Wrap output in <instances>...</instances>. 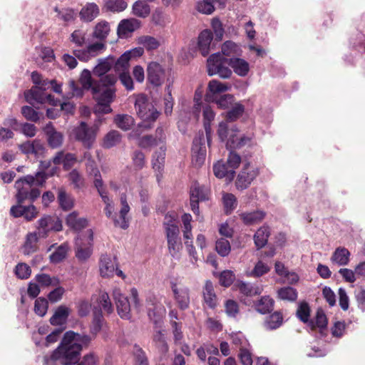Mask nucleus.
<instances>
[{
	"label": "nucleus",
	"mask_w": 365,
	"mask_h": 365,
	"mask_svg": "<svg viewBox=\"0 0 365 365\" xmlns=\"http://www.w3.org/2000/svg\"><path fill=\"white\" fill-rule=\"evenodd\" d=\"M117 82L114 75H106L98 82H93L90 71L84 69L80 76V83L83 89L91 90L94 99L97 102L96 113H109L112 111L110 104L115 96L113 88Z\"/></svg>",
	"instance_id": "obj_1"
},
{
	"label": "nucleus",
	"mask_w": 365,
	"mask_h": 365,
	"mask_svg": "<svg viewBox=\"0 0 365 365\" xmlns=\"http://www.w3.org/2000/svg\"><path fill=\"white\" fill-rule=\"evenodd\" d=\"M88 155H90L88 153H85V158H87ZM86 171L88 174L93 178L94 186L106 205L104 209L106 215L113 220L115 226L124 230L127 229L128 227V218L127 217V215L130 211V207L127 202L125 195H121L120 196L121 208L119 215L113 214L114 204L108 196L100 171L96 167L94 160L91 159V156L88 157V160L86 163Z\"/></svg>",
	"instance_id": "obj_2"
},
{
	"label": "nucleus",
	"mask_w": 365,
	"mask_h": 365,
	"mask_svg": "<svg viewBox=\"0 0 365 365\" xmlns=\"http://www.w3.org/2000/svg\"><path fill=\"white\" fill-rule=\"evenodd\" d=\"M91 340L88 335L66 331L60 345L52 354L51 359L59 360L63 365L76 364L82 349L87 347Z\"/></svg>",
	"instance_id": "obj_3"
},
{
	"label": "nucleus",
	"mask_w": 365,
	"mask_h": 365,
	"mask_svg": "<svg viewBox=\"0 0 365 365\" xmlns=\"http://www.w3.org/2000/svg\"><path fill=\"white\" fill-rule=\"evenodd\" d=\"M48 176L43 171L37 172L35 175H28L16 181L17 190L16 198L18 203H23L26 200L34 202L41 194L40 190L34 186L42 185Z\"/></svg>",
	"instance_id": "obj_4"
},
{
	"label": "nucleus",
	"mask_w": 365,
	"mask_h": 365,
	"mask_svg": "<svg viewBox=\"0 0 365 365\" xmlns=\"http://www.w3.org/2000/svg\"><path fill=\"white\" fill-rule=\"evenodd\" d=\"M217 135L222 142L226 141V146L230 149H242L255 145L253 133L239 134L236 125L229 126L227 122L222 121L218 125Z\"/></svg>",
	"instance_id": "obj_5"
},
{
	"label": "nucleus",
	"mask_w": 365,
	"mask_h": 365,
	"mask_svg": "<svg viewBox=\"0 0 365 365\" xmlns=\"http://www.w3.org/2000/svg\"><path fill=\"white\" fill-rule=\"evenodd\" d=\"M164 228L169 253L173 258L179 259L182 245L181 239L179 237L180 231L178 223L171 215H165Z\"/></svg>",
	"instance_id": "obj_6"
},
{
	"label": "nucleus",
	"mask_w": 365,
	"mask_h": 365,
	"mask_svg": "<svg viewBox=\"0 0 365 365\" xmlns=\"http://www.w3.org/2000/svg\"><path fill=\"white\" fill-rule=\"evenodd\" d=\"M135 108L138 115L143 120L145 128H150V124L159 117L160 113L143 94L136 97Z\"/></svg>",
	"instance_id": "obj_7"
},
{
	"label": "nucleus",
	"mask_w": 365,
	"mask_h": 365,
	"mask_svg": "<svg viewBox=\"0 0 365 365\" xmlns=\"http://www.w3.org/2000/svg\"><path fill=\"white\" fill-rule=\"evenodd\" d=\"M229 60L222 56L220 53L211 55L207 61L209 76L218 75L222 78H228L232 75V71L226 66Z\"/></svg>",
	"instance_id": "obj_8"
},
{
	"label": "nucleus",
	"mask_w": 365,
	"mask_h": 365,
	"mask_svg": "<svg viewBox=\"0 0 365 365\" xmlns=\"http://www.w3.org/2000/svg\"><path fill=\"white\" fill-rule=\"evenodd\" d=\"M93 232L88 230L85 235H78L76 239V256L79 260H86L92 254Z\"/></svg>",
	"instance_id": "obj_9"
},
{
	"label": "nucleus",
	"mask_w": 365,
	"mask_h": 365,
	"mask_svg": "<svg viewBox=\"0 0 365 365\" xmlns=\"http://www.w3.org/2000/svg\"><path fill=\"white\" fill-rule=\"evenodd\" d=\"M259 174V170L257 166L250 163H245L237 177L236 188L240 190L247 189Z\"/></svg>",
	"instance_id": "obj_10"
},
{
	"label": "nucleus",
	"mask_w": 365,
	"mask_h": 365,
	"mask_svg": "<svg viewBox=\"0 0 365 365\" xmlns=\"http://www.w3.org/2000/svg\"><path fill=\"white\" fill-rule=\"evenodd\" d=\"M62 227L61 220L58 217L46 215L38 220L37 232L40 237L46 238L50 231H60Z\"/></svg>",
	"instance_id": "obj_11"
},
{
	"label": "nucleus",
	"mask_w": 365,
	"mask_h": 365,
	"mask_svg": "<svg viewBox=\"0 0 365 365\" xmlns=\"http://www.w3.org/2000/svg\"><path fill=\"white\" fill-rule=\"evenodd\" d=\"M46 89L41 86H34L25 93V98L30 104L46 103L56 106L57 102L51 95H47L44 92Z\"/></svg>",
	"instance_id": "obj_12"
},
{
	"label": "nucleus",
	"mask_w": 365,
	"mask_h": 365,
	"mask_svg": "<svg viewBox=\"0 0 365 365\" xmlns=\"http://www.w3.org/2000/svg\"><path fill=\"white\" fill-rule=\"evenodd\" d=\"M166 136L162 127L157 128L155 135H145L139 139L138 145L143 148H150L159 146L158 150L161 148H166L165 145Z\"/></svg>",
	"instance_id": "obj_13"
},
{
	"label": "nucleus",
	"mask_w": 365,
	"mask_h": 365,
	"mask_svg": "<svg viewBox=\"0 0 365 365\" xmlns=\"http://www.w3.org/2000/svg\"><path fill=\"white\" fill-rule=\"evenodd\" d=\"M96 133L97 129L96 128L88 127L84 122H81L74 130L76 138L82 142L83 145L87 148L92 145L96 139Z\"/></svg>",
	"instance_id": "obj_14"
},
{
	"label": "nucleus",
	"mask_w": 365,
	"mask_h": 365,
	"mask_svg": "<svg viewBox=\"0 0 365 365\" xmlns=\"http://www.w3.org/2000/svg\"><path fill=\"white\" fill-rule=\"evenodd\" d=\"M148 315L150 320L158 326L165 315L166 310L164 306L155 297H150L147 299Z\"/></svg>",
	"instance_id": "obj_15"
},
{
	"label": "nucleus",
	"mask_w": 365,
	"mask_h": 365,
	"mask_svg": "<svg viewBox=\"0 0 365 365\" xmlns=\"http://www.w3.org/2000/svg\"><path fill=\"white\" fill-rule=\"evenodd\" d=\"M148 81L155 87L161 86L165 78V70L157 62H150L147 67Z\"/></svg>",
	"instance_id": "obj_16"
},
{
	"label": "nucleus",
	"mask_w": 365,
	"mask_h": 365,
	"mask_svg": "<svg viewBox=\"0 0 365 365\" xmlns=\"http://www.w3.org/2000/svg\"><path fill=\"white\" fill-rule=\"evenodd\" d=\"M113 297L115 302L117 312L118 315L125 319L130 318V305L128 299L125 297L119 288H114L113 289Z\"/></svg>",
	"instance_id": "obj_17"
},
{
	"label": "nucleus",
	"mask_w": 365,
	"mask_h": 365,
	"mask_svg": "<svg viewBox=\"0 0 365 365\" xmlns=\"http://www.w3.org/2000/svg\"><path fill=\"white\" fill-rule=\"evenodd\" d=\"M91 302L93 307V312L100 311L102 313V311H103L106 314H110L113 312V307L107 292H99L98 294L93 295Z\"/></svg>",
	"instance_id": "obj_18"
},
{
	"label": "nucleus",
	"mask_w": 365,
	"mask_h": 365,
	"mask_svg": "<svg viewBox=\"0 0 365 365\" xmlns=\"http://www.w3.org/2000/svg\"><path fill=\"white\" fill-rule=\"evenodd\" d=\"M171 289L178 306L181 309H187L190 301L189 289L184 285H178L175 283H172Z\"/></svg>",
	"instance_id": "obj_19"
},
{
	"label": "nucleus",
	"mask_w": 365,
	"mask_h": 365,
	"mask_svg": "<svg viewBox=\"0 0 365 365\" xmlns=\"http://www.w3.org/2000/svg\"><path fill=\"white\" fill-rule=\"evenodd\" d=\"M192 151L193 160L196 164L201 165L205 158L206 147L203 133H199L193 140Z\"/></svg>",
	"instance_id": "obj_20"
},
{
	"label": "nucleus",
	"mask_w": 365,
	"mask_h": 365,
	"mask_svg": "<svg viewBox=\"0 0 365 365\" xmlns=\"http://www.w3.org/2000/svg\"><path fill=\"white\" fill-rule=\"evenodd\" d=\"M10 213L14 217H23L26 220L30 221L36 217L38 211L33 205L24 206L22 205V203H18L11 207Z\"/></svg>",
	"instance_id": "obj_21"
},
{
	"label": "nucleus",
	"mask_w": 365,
	"mask_h": 365,
	"mask_svg": "<svg viewBox=\"0 0 365 365\" xmlns=\"http://www.w3.org/2000/svg\"><path fill=\"white\" fill-rule=\"evenodd\" d=\"M140 21L135 19H123L120 21L117 29V34L119 38L128 37L133 32L139 29Z\"/></svg>",
	"instance_id": "obj_22"
},
{
	"label": "nucleus",
	"mask_w": 365,
	"mask_h": 365,
	"mask_svg": "<svg viewBox=\"0 0 365 365\" xmlns=\"http://www.w3.org/2000/svg\"><path fill=\"white\" fill-rule=\"evenodd\" d=\"M231 85L222 83L217 80H212L208 83L207 92L205 95V101L213 102L215 101V95L230 91Z\"/></svg>",
	"instance_id": "obj_23"
},
{
	"label": "nucleus",
	"mask_w": 365,
	"mask_h": 365,
	"mask_svg": "<svg viewBox=\"0 0 365 365\" xmlns=\"http://www.w3.org/2000/svg\"><path fill=\"white\" fill-rule=\"evenodd\" d=\"M52 162L55 165L62 164L64 170H69L77 163V158L73 153L59 151L53 158Z\"/></svg>",
	"instance_id": "obj_24"
},
{
	"label": "nucleus",
	"mask_w": 365,
	"mask_h": 365,
	"mask_svg": "<svg viewBox=\"0 0 365 365\" xmlns=\"http://www.w3.org/2000/svg\"><path fill=\"white\" fill-rule=\"evenodd\" d=\"M142 54L140 50H131L125 52L122 54L115 65V69L118 73L120 72H128L129 61L133 58Z\"/></svg>",
	"instance_id": "obj_25"
},
{
	"label": "nucleus",
	"mask_w": 365,
	"mask_h": 365,
	"mask_svg": "<svg viewBox=\"0 0 365 365\" xmlns=\"http://www.w3.org/2000/svg\"><path fill=\"white\" fill-rule=\"evenodd\" d=\"M116 262L111 257L104 255L101 257L99 269L103 277H112L115 272Z\"/></svg>",
	"instance_id": "obj_26"
},
{
	"label": "nucleus",
	"mask_w": 365,
	"mask_h": 365,
	"mask_svg": "<svg viewBox=\"0 0 365 365\" xmlns=\"http://www.w3.org/2000/svg\"><path fill=\"white\" fill-rule=\"evenodd\" d=\"M228 65L237 76L241 77L247 76L250 68V64L246 60L238 57L230 58Z\"/></svg>",
	"instance_id": "obj_27"
},
{
	"label": "nucleus",
	"mask_w": 365,
	"mask_h": 365,
	"mask_svg": "<svg viewBox=\"0 0 365 365\" xmlns=\"http://www.w3.org/2000/svg\"><path fill=\"white\" fill-rule=\"evenodd\" d=\"M350 252L345 247H339L334 251L331 262L338 266H346L350 262Z\"/></svg>",
	"instance_id": "obj_28"
},
{
	"label": "nucleus",
	"mask_w": 365,
	"mask_h": 365,
	"mask_svg": "<svg viewBox=\"0 0 365 365\" xmlns=\"http://www.w3.org/2000/svg\"><path fill=\"white\" fill-rule=\"evenodd\" d=\"M43 130L48 136V142L51 148H56L61 145L63 135L54 130L51 122L44 127Z\"/></svg>",
	"instance_id": "obj_29"
},
{
	"label": "nucleus",
	"mask_w": 365,
	"mask_h": 365,
	"mask_svg": "<svg viewBox=\"0 0 365 365\" xmlns=\"http://www.w3.org/2000/svg\"><path fill=\"white\" fill-rule=\"evenodd\" d=\"M100 13L98 5L95 3H87L80 11V17L83 21L91 22Z\"/></svg>",
	"instance_id": "obj_30"
},
{
	"label": "nucleus",
	"mask_w": 365,
	"mask_h": 365,
	"mask_svg": "<svg viewBox=\"0 0 365 365\" xmlns=\"http://www.w3.org/2000/svg\"><path fill=\"white\" fill-rule=\"evenodd\" d=\"M110 31V24L106 20H101L94 26L92 36L94 38L103 41L108 36Z\"/></svg>",
	"instance_id": "obj_31"
},
{
	"label": "nucleus",
	"mask_w": 365,
	"mask_h": 365,
	"mask_svg": "<svg viewBox=\"0 0 365 365\" xmlns=\"http://www.w3.org/2000/svg\"><path fill=\"white\" fill-rule=\"evenodd\" d=\"M165 151L166 148L162 147L160 150H156L153 155L152 165L154 170L158 173L156 174L158 181L160 180V175L164 168Z\"/></svg>",
	"instance_id": "obj_32"
},
{
	"label": "nucleus",
	"mask_w": 365,
	"mask_h": 365,
	"mask_svg": "<svg viewBox=\"0 0 365 365\" xmlns=\"http://www.w3.org/2000/svg\"><path fill=\"white\" fill-rule=\"evenodd\" d=\"M77 212H73L68 215L66 223L71 229L79 231L88 225V220L83 217H78Z\"/></svg>",
	"instance_id": "obj_33"
},
{
	"label": "nucleus",
	"mask_w": 365,
	"mask_h": 365,
	"mask_svg": "<svg viewBox=\"0 0 365 365\" xmlns=\"http://www.w3.org/2000/svg\"><path fill=\"white\" fill-rule=\"evenodd\" d=\"M212 40V34L210 30L202 31L198 37V47L202 56H205L209 53L210 46Z\"/></svg>",
	"instance_id": "obj_34"
},
{
	"label": "nucleus",
	"mask_w": 365,
	"mask_h": 365,
	"mask_svg": "<svg viewBox=\"0 0 365 365\" xmlns=\"http://www.w3.org/2000/svg\"><path fill=\"white\" fill-rule=\"evenodd\" d=\"M70 309L66 306H59L50 319V323L53 326L64 324L68 319Z\"/></svg>",
	"instance_id": "obj_35"
},
{
	"label": "nucleus",
	"mask_w": 365,
	"mask_h": 365,
	"mask_svg": "<svg viewBox=\"0 0 365 365\" xmlns=\"http://www.w3.org/2000/svg\"><path fill=\"white\" fill-rule=\"evenodd\" d=\"M270 235V228L264 225L259 227L254 235V241L257 249L264 247L267 243Z\"/></svg>",
	"instance_id": "obj_36"
},
{
	"label": "nucleus",
	"mask_w": 365,
	"mask_h": 365,
	"mask_svg": "<svg viewBox=\"0 0 365 365\" xmlns=\"http://www.w3.org/2000/svg\"><path fill=\"white\" fill-rule=\"evenodd\" d=\"M266 213L262 210L242 212L240 218L246 225H251L259 223L265 217Z\"/></svg>",
	"instance_id": "obj_37"
},
{
	"label": "nucleus",
	"mask_w": 365,
	"mask_h": 365,
	"mask_svg": "<svg viewBox=\"0 0 365 365\" xmlns=\"http://www.w3.org/2000/svg\"><path fill=\"white\" fill-rule=\"evenodd\" d=\"M222 55L224 57L237 58L242 53V49L239 45L233 41H225L222 46Z\"/></svg>",
	"instance_id": "obj_38"
},
{
	"label": "nucleus",
	"mask_w": 365,
	"mask_h": 365,
	"mask_svg": "<svg viewBox=\"0 0 365 365\" xmlns=\"http://www.w3.org/2000/svg\"><path fill=\"white\" fill-rule=\"evenodd\" d=\"M203 297L205 303L210 308H215L217 305V296L214 292L212 283L210 281H206L203 289Z\"/></svg>",
	"instance_id": "obj_39"
},
{
	"label": "nucleus",
	"mask_w": 365,
	"mask_h": 365,
	"mask_svg": "<svg viewBox=\"0 0 365 365\" xmlns=\"http://www.w3.org/2000/svg\"><path fill=\"white\" fill-rule=\"evenodd\" d=\"M210 194V190L208 187L201 185L197 182L192 184L190 188V196L199 200L203 201L208 200Z\"/></svg>",
	"instance_id": "obj_40"
},
{
	"label": "nucleus",
	"mask_w": 365,
	"mask_h": 365,
	"mask_svg": "<svg viewBox=\"0 0 365 365\" xmlns=\"http://www.w3.org/2000/svg\"><path fill=\"white\" fill-rule=\"evenodd\" d=\"M215 114L210 106H206L203 109L204 127L206 133L207 144L210 145L211 141V122L214 120Z\"/></svg>",
	"instance_id": "obj_41"
},
{
	"label": "nucleus",
	"mask_w": 365,
	"mask_h": 365,
	"mask_svg": "<svg viewBox=\"0 0 365 365\" xmlns=\"http://www.w3.org/2000/svg\"><path fill=\"white\" fill-rule=\"evenodd\" d=\"M153 342L155 343L156 349L161 354L165 355L168 353L169 350V346L166 341L164 331H156L155 334L153 336Z\"/></svg>",
	"instance_id": "obj_42"
},
{
	"label": "nucleus",
	"mask_w": 365,
	"mask_h": 365,
	"mask_svg": "<svg viewBox=\"0 0 365 365\" xmlns=\"http://www.w3.org/2000/svg\"><path fill=\"white\" fill-rule=\"evenodd\" d=\"M277 294L279 299L291 302L296 301L298 297L297 289L289 286L279 288Z\"/></svg>",
	"instance_id": "obj_43"
},
{
	"label": "nucleus",
	"mask_w": 365,
	"mask_h": 365,
	"mask_svg": "<svg viewBox=\"0 0 365 365\" xmlns=\"http://www.w3.org/2000/svg\"><path fill=\"white\" fill-rule=\"evenodd\" d=\"M283 323V317L279 312H275L268 316L264 321V327L268 330L279 328Z\"/></svg>",
	"instance_id": "obj_44"
},
{
	"label": "nucleus",
	"mask_w": 365,
	"mask_h": 365,
	"mask_svg": "<svg viewBox=\"0 0 365 365\" xmlns=\"http://www.w3.org/2000/svg\"><path fill=\"white\" fill-rule=\"evenodd\" d=\"M235 286L237 289L246 296H253L261 293V289L259 287H255L242 281L237 282Z\"/></svg>",
	"instance_id": "obj_45"
},
{
	"label": "nucleus",
	"mask_w": 365,
	"mask_h": 365,
	"mask_svg": "<svg viewBox=\"0 0 365 365\" xmlns=\"http://www.w3.org/2000/svg\"><path fill=\"white\" fill-rule=\"evenodd\" d=\"M114 122L119 128L128 130L133 125L134 119L128 114H118L115 117Z\"/></svg>",
	"instance_id": "obj_46"
},
{
	"label": "nucleus",
	"mask_w": 365,
	"mask_h": 365,
	"mask_svg": "<svg viewBox=\"0 0 365 365\" xmlns=\"http://www.w3.org/2000/svg\"><path fill=\"white\" fill-rule=\"evenodd\" d=\"M58 200L61 207L63 210H69L73 208L74 205L73 198L71 195H68L63 188H61L58 190Z\"/></svg>",
	"instance_id": "obj_47"
},
{
	"label": "nucleus",
	"mask_w": 365,
	"mask_h": 365,
	"mask_svg": "<svg viewBox=\"0 0 365 365\" xmlns=\"http://www.w3.org/2000/svg\"><path fill=\"white\" fill-rule=\"evenodd\" d=\"M255 306L258 312L264 314L273 309L274 300L268 296H264L259 300Z\"/></svg>",
	"instance_id": "obj_48"
},
{
	"label": "nucleus",
	"mask_w": 365,
	"mask_h": 365,
	"mask_svg": "<svg viewBox=\"0 0 365 365\" xmlns=\"http://www.w3.org/2000/svg\"><path fill=\"white\" fill-rule=\"evenodd\" d=\"M39 238L41 237L38 236L37 231L27 235L24 250L26 255H29L36 250V244Z\"/></svg>",
	"instance_id": "obj_49"
},
{
	"label": "nucleus",
	"mask_w": 365,
	"mask_h": 365,
	"mask_svg": "<svg viewBox=\"0 0 365 365\" xmlns=\"http://www.w3.org/2000/svg\"><path fill=\"white\" fill-rule=\"evenodd\" d=\"M113 63V59L106 58L101 60L93 69L94 75L101 77V78L106 76L105 74L111 68Z\"/></svg>",
	"instance_id": "obj_50"
},
{
	"label": "nucleus",
	"mask_w": 365,
	"mask_h": 365,
	"mask_svg": "<svg viewBox=\"0 0 365 365\" xmlns=\"http://www.w3.org/2000/svg\"><path fill=\"white\" fill-rule=\"evenodd\" d=\"M150 11L149 5L143 1H137L133 5V13L138 17L145 18L149 15Z\"/></svg>",
	"instance_id": "obj_51"
},
{
	"label": "nucleus",
	"mask_w": 365,
	"mask_h": 365,
	"mask_svg": "<svg viewBox=\"0 0 365 365\" xmlns=\"http://www.w3.org/2000/svg\"><path fill=\"white\" fill-rule=\"evenodd\" d=\"M120 140V133L117 130H111L105 136L103 145L106 148H110L118 144Z\"/></svg>",
	"instance_id": "obj_52"
},
{
	"label": "nucleus",
	"mask_w": 365,
	"mask_h": 365,
	"mask_svg": "<svg viewBox=\"0 0 365 365\" xmlns=\"http://www.w3.org/2000/svg\"><path fill=\"white\" fill-rule=\"evenodd\" d=\"M297 315L302 322L309 323V325L314 326V322H309L310 308L307 302L299 304L297 311Z\"/></svg>",
	"instance_id": "obj_53"
},
{
	"label": "nucleus",
	"mask_w": 365,
	"mask_h": 365,
	"mask_svg": "<svg viewBox=\"0 0 365 365\" xmlns=\"http://www.w3.org/2000/svg\"><path fill=\"white\" fill-rule=\"evenodd\" d=\"M127 6V3L123 0H108L104 4L105 9L111 12H121Z\"/></svg>",
	"instance_id": "obj_54"
},
{
	"label": "nucleus",
	"mask_w": 365,
	"mask_h": 365,
	"mask_svg": "<svg viewBox=\"0 0 365 365\" xmlns=\"http://www.w3.org/2000/svg\"><path fill=\"white\" fill-rule=\"evenodd\" d=\"M104 324L103 314L100 311L93 312V319L91 327V333L95 336L102 329Z\"/></svg>",
	"instance_id": "obj_55"
},
{
	"label": "nucleus",
	"mask_w": 365,
	"mask_h": 365,
	"mask_svg": "<svg viewBox=\"0 0 365 365\" xmlns=\"http://www.w3.org/2000/svg\"><path fill=\"white\" fill-rule=\"evenodd\" d=\"M222 202L225 212L231 213L237 207V198L232 193H223Z\"/></svg>",
	"instance_id": "obj_56"
},
{
	"label": "nucleus",
	"mask_w": 365,
	"mask_h": 365,
	"mask_svg": "<svg viewBox=\"0 0 365 365\" xmlns=\"http://www.w3.org/2000/svg\"><path fill=\"white\" fill-rule=\"evenodd\" d=\"M68 247L66 244L61 245L53 253L50 255V260L52 263H58L66 257Z\"/></svg>",
	"instance_id": "obj_57"
},
{
	"label": "nucleus",
	"mask_w": 365,
	"mask_h": 365,
	"mask_svg": "<svg viewBox=\"0 0 365 365\" xmlns=\"http://www.w3.org/2000/svg\"><path fill=\"white\" fill-rule=\"evenodd\" d=\"M240 155L235 151H230L227 157V165L231 170V178H233L235 170L240 166Z\"/></svg>",
	"instance_id": "obj_58"
},
{
	"label": "nucleus",
	"mask_w": 365,
	"mask_h": 365,
	"mask_svg": "<svg viewBox=\"0 0 365 365\" xmlns=\"http://www.w3.org/2000/svg\"><path fill=\"white\" fill-rule=\"evenodd\" d=\"M86 31L77 29L75 30L70 36L71 41L77 46H83L86 43Z\"/></svg>",
	"instance_id": "obj_59"
},
{
	"label": "nucleus",
	"mask_w": 365,
	"mask_h": 365,
	"mask_svg": "<svg viewBox=\"0 0 365 365\" xmlns=\"http://www.w3.org/2000/svg\"><path fill=\"white\" fill-rule=\"evenodd\" d=\"M215 250L220 256H227L231 250L230 242L225 238L217 240L215 245Z\"/></svg>",
	"instance_id": "obj_60"
},
{
	"label": "nucleus",
	"mask_w": 365,
	"mask_h": 365,
	"mask_svg": "<svg viewBox=\"0 0 365 365\" xmlns=\"http://www.w3.org/2000/svg\"><path fill=\"white\" fill-rule=\"evenodd\" d=\"M227 165L222 160L218 161L213 165V172L217 178H222L230 174L231 175V170Z\"/></svg>",
	"instance_id": "obj_61"
},
{
	"label": "nucleus",
	"mask_w": 365,
	"mask_h": 365,
	"mask_svg": "<svg viewBox=\"0 0 365 365\" xmlns=\"http://www.w3.org/2000/svg\"><path fill=\"white\" fill-rule=\"evenodd\" d=\"M217 0H202L197 2V10L205 14H211L215 10L214 4Z\"/></svg>",
	"instance_id": "obj_62"
},
{
	"label": "nucleus",
	"mask_w": 365,
	"mask_h": 365,
	"mask_svg": "<svg viewBox=\"0 0 365 365\" xmlns=\"http://www.w3.org/2000/svg\"><path fill=\"white\" fill-rule=\"evenodd\" d=\"M99 356L94 352H89L78 360L76 364H73V365H99Z\"/></svg>",
	"instance_id": "obj_63"
},
{
	"label": "nucleus",
	"mask_w": 365,
	"mask_h": 365,
	"mask_svg": "<svg viewBox=\"0 0 365 365\" xmlns=\"http://www.w3.org/2000/svg\"><path fill=\"white\" fill-rule=\"evenodd\" d=\"M269 270V266L264 262L259 260L256 263L249 275L250 277H259L267 274Z\"/></svg>",
	"instance_id": "obj_64"
}]
</instances>
